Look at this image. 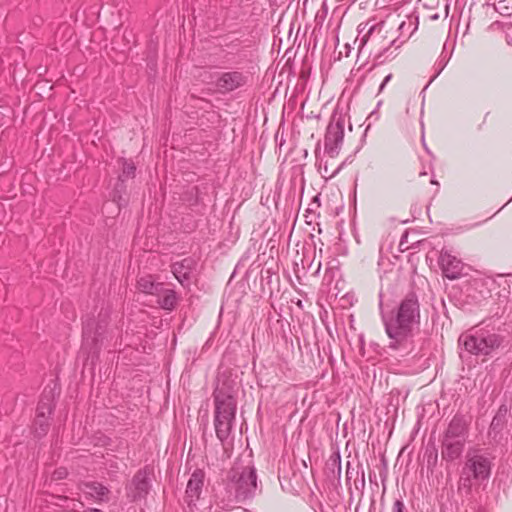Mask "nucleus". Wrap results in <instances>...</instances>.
<instances>
[{
    "label": "nucleus",
    "instance_id": "nucleus-24",
    "mask_svg": "<svg viewBox=\"0 0 512 512\" xmlns=\"http://www.w3.org/2000/svg\"><path fill=\"white\" fill-rule=\"evenodd\" d=\"M319 195L320 194H316L311 202L309 203V206L306 210L307 213H310V214H314V215H317L319 216V208H320V199H319Z\"/></svg>",
    "mask_w": 512,
    "mask_h": 512
},
{
    "label": "nucleus",
    "instance_id": "nucleus-8",
    "mask_svg": "<svg viewBox=\"0 0 512 512\" xmlns=\"http://www.w3.org/2000/svg\"><path fill=\"white\" fill-rule=\"evenodd\" d=\"M247 81V75L235 70L219 74L215 86L220 93L225 94L245 86Z\"/></svg>",
    "mask_w": 512,
    "mask_h": 512
},
{
    "label": "nucleus",
    "instance_id": "nucleus-33",
    "mask_svg": "<svg viewBox=\"0 0 512 512\" xmlns=\"http://www.w3.org/2000/svg\"><path fill=\"white\" fill-rule=\"evenodd\" d=\"M379 306H380V309L382 310L383 303H382V295H381V294H380V302H379Z\"/></svg>",
    "mask_w": 512,
    "mask_h": 512
},
{
    "label": "nucleus",
    "instance_id": "nucleus-20",
    "mask_svg": "<svg viewBox=\"0 0 512 512\" xmlns=\"http://www.w3.org/2000/svg\"><path fill=\"white\" fill-rule=\"evenodd\" d=\"M507 412H508V409L506 406H504V405L500 406L496 415L493 417V419L491 421L490 428H489L490 434L491 433L497 434L503 429V427L506 423Z\"/></svg>",
    "mask_w": 512,
    "mask_h": 512
},
{
    "label": "nucleus",
    "instance_id": "nucleus-11",
    "mask_svg": "<svg viewBox=\"0 0 512 512\" xmlns=\"http://www.w3.org/2000/svg\"><path fill=\"white\" fill-rule=\"evenodd\" d=\"M467 427L468 424L465 418L461 415H455L445 431L444 438L466 441Z\"/></svg>",
    "mask_w": 512,
    "mask_h": 512
},
{
    "label": "nucleus",
    "instance_id": "nucleus-9",
    "mask_svg": "<svg viewBox=\"0 0 512 512\" xmlns=\"http://www.w3.org/2000/svg\"><path fill=\"white\" fill-rule=\"evenodd\" d=\"M344 138V125L341 121L330 123L326 130L324 145L325 151L335 157L340 149Z\"/></svg>",
    "mask_w": 512,
    "mask_h": 512
},
{
    "label": "nucleus",
    "instance_id": "nucleus-26",
    "mask_svg": "<svg viewBox=\"0 0 512 512\" xmlns=\"http://www.w3.org/2000/svg\"><path fill=\"white\" fill-rule=\"evenodd\" d=\"M392 512H408L404 502L401 499L395 500L392 507Z\"/></svg>",
    "mask_w": 512,
    "mask_h": 512
},
{
    "label": "nucleus",
    "instance_id": "nucleus-32",
    "mask_svg": "<svg viewBox=\"0 0 512 512\" xmlns=\"http://www.w3.org/2000/svg\"><path fill=\"white\" fill-rule=\"evenodd\" d=\"M388 51V49H384L379 55L378 57H381V56H384L386 54V52Z\"/></svg>",
    "mask_w": 512,
    "mask_h": 512
},
{
    "label": "nucleus",
    "instance_id": "nucleus-14",
    "mask_svg": "<svg viewBox=\"0 0 512 512\" xmlns=\"http://www.w3.org/2000/svg\"><path fill=\"white\" fill-rule=\"evenodd\" d=\"M346 481L350 484L353 481V486L356 490L361 491L365 487V474L360 464L355 467L348 461L346 465Z\"/></svg>",
    "mask_w": 512,
    "mask_h": 512
},
{
    "label": "nucleus",
    "instance_id": "nucleus-6",
    "mask_svg": "<svg viewBox=\"0 0 512 512\" xmlns=\"http://www.w3.org/2000/svg\"><path fill=\"white\" fill-rule=\"evenodd\" d=\"M214 427L217 438L224 442L230 435L235 421L237 402L235 398L222 390L214 392Z\"/></svg>",
    "mask_w": 512,
    "mask_h": 512
},
{
    "label": "nucleus",
    "instance_id": "nucleus-3",
    "mask_svg": "<svg viewBox=\"0 0 512 512\" xmlns=\"http://www.w3.org/2000/svg\"><path fill=\"white\" fill-rule=\"evenodd\" d=\"M492 457L480 450H470L466 454L459 479V490L471 494L474 487L487 482L492 471Z\"/></svg>",
    "mask_w": 512,
    "mask_h": 512
},
{
    "label": "nucleus",
    "instance_id": "nucleus-22",
    "mask_svg": "<svg viewBox=\"0 0 512 512\" xmlns=\"http://www.w3.org/2000/svg\"><path fill=\"white\" fill-rule=\"evenodd\" d=\"M122 166V172L119 175V180L124 182L130 178H134L136 166L132 160L122 158L119 160Z\"/></svg>",
    "mask_w": 512,
    "mask_h": 512
},
{
    "label": "nucleus",
    "instance_id": "nucleus-12",
    "mask_svg": "<svg viewBox=\"0 0 512 512\" xmlns=\"http://www.w3.org/2000/svg\"><path fill=\"white\" fill-rule=\"evenodd\" d=\"M149 490L148 474L145 470H139L133 477L130 486V495L136 500L145 497Z\"/></svg>",
    "mask_w": 512,
    "mask_h": 512
},
{
    "label": "nucleus",
    "instance_id": "nucleus-17",
    "mask_svg": "<svg viewBox=\"0 0 512 512\" xmlns=\"http://www.w3.org/2000/svg\"><path fill=\"white\" fill-rule=\"evenodd\" d=\"M163 285V283L155 282L150 275L141 277L137 281V287L141 292L154 296L161 292Z\"/></svg>",
    "mask_w": 512,
    "mask_h": 512
},
{
    "label": "nucleus",
    "instance_id": "nucleus-34",
    "mask_svg": "<svg viewBox=\"0 0 512 512\" xmlns=\"http://www.w3.org/2000/svg\"><path fill=\"white\" fill-rule=\"evenodd\" d=\"M422 142H423V146L425 147V149L428 150L426 147V143L424 142V138H422Z\"/></svg>",
    "mask_w": 512,
    "mask_h": 512
},
{
    "label": "nucleus",
    "instance_id": "nucleus-4",
    "mask_svg": "<svg viewBox=\"0 0 512 512\" xmlns=\"http://www.w3.org/2000/svg\"><path fill=\"white\" fill-rule=\"evenodd\" d=\"M109 310L101 309L97 318H87L83 324L81 349L88 355H97L113 339L108 329Z\"/></svg>",
    "mask_w": 512,
    "mask_h": 512
},
{
    "label": "nucleus",
    "instance_id": "nucleus-30",
    "mask_svg": "<svg viewBox=\"0 0 512 512\" xmlns=\"http://www.w3.org/2000/svg\"><path fill=\"white\" fill-rule=\"evenodd\" d=\"M446 63H447V61H441V62L439 63V67H440V68H439V70H438L437 74L435 75V77H436V76H438V75L440 74V72L444 69V67L446 66Z\"/></svg>",
    "mask_w": 512,
    "mask_h": 512
},
{
    "label": "nucleus",
    "instance_id": "nucleus-10",
    "mask_svg": "<svg viewBox=\"0 0 512 512\" xmlns=\"http://www.w3.org/2000/svg\"><path fill=\"white\" fill-rule=\"evenodd\" d=\"M204 478L205 473L201 469H196L192 473L185 492V501L188 506L195 505L199 500L204 485Z\"/></svg>",
    "mask_w": 512,
    "mask_h": 512
},
{
    "label": "nucleus",
    "instance_id": "nucleus-28",
    "mask_svg": "<svg viewBox=\"0 0 512 512\" xmlns=\"http://www.w3.org/2000/svg\"><path fill=\"white\" fill-rule=\"evenodd\" d=\"M55 475L57 476V479H62L66 476V471L64 469H60L55 472Z\"/></svg>",
    "mask_w": 512,
    "mask_h": 512
},
{
    "label": "nucleus",
    "instance_id": "nucleus-25",
    "mask_svg": "<svg viewBox=\"0 0 512 512\" xmlns=\"http://www.w3.org/2000/svg\"><path fill=\"white\" fill-rule=\"evenodd\" d=\"M382 26H383V23L371 25L369 27L366 35L363 37V42H367L368 40L374 41L375 40V37H374L375 31L378 30L380 32Z\"/></svg>",
    "mask_w": 512,
    "mask_h": 512
},
{
    "label": "nucleus",
    "instance_id": "nucleus-19",
    "mask_svg": "<svg viewBox=\"0 0 512 512\" xmlns=\"http://www.w3.org/2000/svg\"><path fill=\"white\" fill-rule=\"evenodd\" d=\"M82 490L96 500H102L109 493V489L99 482L84 483Z\"/></svg>",
    "mask_w": 512,
    "mask_h": 512
},
{
    "label": "nucleus",
    "instance_id": "nucleus-5",
    "mask_svg": "<svg viewBox=\"0 0 512 512\" xmlns=\"http://www.w3.org/2000/svg\"><path fill=\"white\" fill-rule=\"evenodd\" d=\"M504 335L491 329H473L459 337V345L469 354L475 356H490L504 346Z\"/></svg>",
    "mask_w": 512,
    "mask_h": 512
},
{
    "label": "nucleus",
    "instance_id": "nucleus-21",
    "mask_svg": "<svg viewBox=\"0 0 512 512\" xmlns=\"http://www.w3.org/2000/svg\"><path fill=\"white\" fill-rule=\"evenodd\" d=\"M326 470L330 477L339 479L341 476V457L339 452L333 453L327 463Z\"/></svg>",
    "mask_w": 512,
    "mask_h": 512
},
{
    "label": "nucleus",
    "instance_id": "nucleus-18",
    "mask_svg": "<svg viewBox=\"0 0 512 512\" xmlns=\"http://www.w3.org/2000/svg\"><path fill=\"white\" fill-rule=\"evenodd\" d=\"M53 408L54 404L52 391L47 393L46 390H44L36 409V416L40 417V419H45V417H49L51 415Z\"/></svg>",
    "mask_w": 512,
    "mask_h": 512
},
{
    "label": "nucleus",
    "instance_id": "nucleus-7",
    "mask_svg": "<svg viewBox=\"0 0 512 512\" xmlns=\"http://www.w3.org/2000/svg\"><path fill=\"white\" fill-rule=\"evenodd\" d=\"M438 263L443 276L449 280H456L464 275L465 264L450 249L443 248L440 251Z\"/></svg>",
    "mask_w": 512,
    "mask_h": 512
},
{
    "label": "nucleus",
    "instance_id": "nucleus-29",
    "mask_svg": "<svg viewBox=\"0 0 512 512\" xmlns=\"http://www.w3.org/2000/svg\"><path fill=\"white\" fill-rule=\"evenodd\" d=\"M446 63H447V61H441V62L439 63V67H440V68H439V70H438L437 74L435 75V77H436V76H438V75L440 74V72L444 69V67L446 66Z\"/></svg>",
    "mask_w": 512,
    "mask_h": 512
},
{
    "label": "nucleus",
    "instance_id": "nucleus-2",
    "mask_svg": "<svg viewBox=\"0 0 512 512\" xmlns=\"http://www.w3.org/2000/svg\"><path fill=\"white\" fill-rule=\"evenodd\" d=\"M257 490V475L253 466L236 464L228 474L226 485L227 499L224 508H232L234 503L243 502L255 496Z\"/></svg>",
    "mask_w": 512,
    "mask_h": 512
},
{
    "label": "nucleus",
    "instance_id": "nucleus-13",
    "mask_svg": "<svg viewBox=\"0 0 512 512\" xmlns=\"http://www.w3.org/2000/svg\"><path fill=\"white\" fill-rule=\"evenodd\" d=\"M465 440H454L443 438L442 442V458L446 461H454L458 459L464 450Z\"/></svg>",
    "mask_w": 512,
    "mask_h": 512
},
{
    "label": "nucleus",
    "instance_id": "nucleus-1",
    "mask_svg": "<svg viewBox=\"0 0 512 512\" xmlns=\"http://www.w3.org/2000/svg\"><path fill=\"white\" fill-rule=\"evenodd\" d=\"M382 321L392 349H413V338L419 332L420 304L414 293L408 294L390 315L383 312Z\"/></svg>",
    "mask_w": 512,
    "mask_h": 512
},
{
    "label": "nucleus",
    "instance_id": "nucleus-16",
    "mask_svg": "<svg viewBox=\"0 0 512 512\" xmlns=\"http://www.w3.org/2000/svg\"><path fill=\"white\" fill-rule=\"evenodd\" d=\"M192 260L184 259L181 262H176L172 265V273L175 278L184 285L190 278Z\"/></svg>",
    "mask_w": 512,
    "mask_h": 512
},
{
    "label": "nucleus",
    "instance_id": "nucleus-15",
    "mask_svg": "<svg viewBox=\"0 0 512 512\" xmlns=\"http://www.w3.org/2000/svg\"><path fill=\"white\" fill-rule=\"evenodd\" d=\"M157 303L164 310H173L177 304L178 297L172 289L162 286L161 292L156 295Z\"/></svg>",
    "mask_w": 512,
    "mask_h": 512
},
{
    "label": "nucleus",
    "instance_id": "nucleus-27",
    "mask_svg": "<svg viewBox=\"0 0 512 512\" xmlns=\"http://www.w3.org/2000/svg\"><path fill=\"white\" fill-rule=\"evenodd\" d=\"M392 79V74H388L382 81V83L380 84V87H379V92H382L385 88V86L390 82V80Z\"/></svg>",
    "mask_w": 512,
    "mask_h": 512
},
{
    "label": "nucleus",
    "instance_id": "nucleus-35",
    "mask_svg": "<svg viewBox=\"0 0 512 512\" xmlns=\"http://www.w3.org/2000/svg\"><path fill=\"white\" fill-rule=\"evenodd\" d=\"M356 199V193H353V200L355 201Z\"/></svg>",
    "mask_w": 512,
    "mask_h": 512
},
{
    "label": "nucleus",
    "instance_id": "nucleus-23",
    "mask_svg": "<svg viewBox=\"0 0 512 512\" xmlns=\"http://www.w3.org/2000/svg\"><path fill=\"white\" fill-rule=\"evenodd\" d=\"M48 418L49 417H45V422H44V418L40 419V417L36 416L35 432L38 436H42V435L46 434V432L48 430V426H49Z\"/></svg>",
    "mask_w": 512,
    "mask_h": 512
},
{
    "label": "nucleus",
    "instance_id": "nucleus-31",
    "mask_svg": "<svg viewBox=\"0 0 512 512\" xmlns=\"http://www.w3.org/2000/svg\"><path fill=\"white\" fill-rule=\"evenodd\" d=\"M88 512H102L100 509L97 508H90Z\"/></svg>",
    "mask_w": 512,
    "mask_h": 512
}]
</instances>
